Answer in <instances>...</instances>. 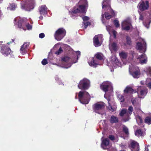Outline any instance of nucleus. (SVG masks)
I'll return each instance as SVG.
<instances>
[{
	"label": "nucleus",
	"instance_id": "obj_1",
	"mask_svg": "<svg viewBox=\"0 0 151 151\" xmlns=\"http://www.w3.org/2000/svg\"><path fill=\"white\" fill-rule=\"evenodd\" d=\"M76 52V56L73 54L71 58L67 56L62 57L60 61V64H57L54 63L52 64L66 69L70 68L73 63L77 62L78 60L80 57V52L77 51Z\"/></svg>",
	"mask_w": 151,
	"mask_h": 151
},
{
	"label": "nucleus",
	"instance_id": "obj_2",
	"mask_svg": "<svg viewBox=\"0 0 151 151\" xmlns=\"http://www.w3.org/2000/svg\"><path fill=\"white\" fill-rule=\"evenodd\" d=\"M79 3H81L82 4L79 5V6L74 7L72 10L69 11V14L71 17L75 19L77 16V13H81L83 14H85L87 8L88 7V2L86 0H82L80 1Z\"/></svg>",
	"mask_w": 151,
	"mask_h": 151
},
{
	"label": "nucleus",
	"instance_id": "obj_3",
	"mask_svg": "<svg viewBox=\"0 0 151 151\" xmlns=\"http://www.w3.org/2000/svg\"><path fill=\"white\" fill-rule=\"evenodd\" d=\"M102 9L103 10H106L108 12H109L110 13L108 12H105L104 14H103V10H102L101 20L102 23L105 24L104 19V15L106 19H109L111 18L112 16H114V13L113 10L111 8L110 6V0H104L102 3Z\"/></svg>",
	"mask_w": 151,
	"mask_h": 151
},
{
	"label": "nucleus",
	"instance_id": "obj_4",
	"mask_svg": "<svg viewBox=\"0 0 151 151\" xmlns=\"http://www.w3.org/2000/svg\"><path fill=\"white\" fill-rule=\"evenodd\" d=\"M21 3V8L26 11H30L32 10L35 6V0H22Z\"/></svg>",
	"mask_w": 151,
	"mask_h": 151
},
{
	"label": "nucleus",
	"instance_id": "obj_5",
	"mask_svg": "<svg viewBox=\"0 0 151 151\" xmlns=\"http://www.w3.org/2000/svg\"><path fill=\"white\" fill-rule=\"evenodd\" d=\"M78 97L79 101L83 104H88L90 99L89 94L85 91H80L78 93Z\"/></svg>",
	"mask_w": 151,
	"mask_h": 151
},
{
	"label": "nucleus",
	"instance_id": "obj_6",
	"mask_svg": "<svg viewBox=\"0 0 151 151\" xmlns=\"http://www.w3.org/2000/svg\"><path fill=\"white\" fill-rule=\"evenodd\" d=\"M146 43L144 39L139 38L137 40L136 48L139 52L145 53L146 50Z\"/></svg>",
	"mask_w": 151,
	"mask_h": 151
},
{
	"label": "nucleus",
	"instance_id": "obj_7",
	"mask_svg": "<svg viewBox=\"0 0 151 151\" xmlns=\"http://www.w3.org/2000/svg\"><path fill=\"white\" fill-rule=\"evenodd\" d=\"M105 107V104L103 102L97 103L93 106L94 111L102 116L105 115V111L104 110Z\"/></svg>",
	"mask_w": 151,
	"mask_h": 151
},
{
	"label": "nucleus",
	"instance_id": "obj_8",
	"mask_svg": "<svg viewBox=\"0 0 151 151\" xmlns=\"http://www.w3.org/2000/svg\"><path fill=\"white\" fill-rule=\"evenodd\" d=\"M107 64L109 66L111 67L112 68H116L121 66V63L115 55L112 56L110 63H108Z\"/></svg>",
	"mask_w": 151,
	"mask_h": 151
},
{
	"label": "nucleus",
	"instance_id": "obj_9",
	"mask_svg": "<svg viewBox=\"0 0 151 151\" xmlns=\"http://www.w3.org/2000/svg\"><path fill=\"white\" fill-rule=\"evenodd\" d=\"M90 81L86 78L81 80L78 85V88L80 89L86 90L90 87Z\"/></svg>",
	"mask_w": 151,
	"mask_h": 151
},
{
	"label": "nucleus",
	"instance_id": "obj_10",
	"mask_svg": "<svg viewBox=\"0 0 151 151\" xmlns=\"http://www.w3.org/2000/svg\"><path fill=\"white\" fill-rule=\"evenodd\" d=\"M66 31L63 28L58 29L55 32V39L58 41L61 40L65 36Z\"/></svg>",
	"mask_w": 151,
	"mask_h": 151
},
{
	"label": "nucleus",
	"instance_id": "obj_11",
	"mask_svg": "<svg viewBox=\"0 0 151 151\" xmlns=\"http://www.w3.org/2000/svg\"><path fill=\"white\" fill-rule=\"evenodd\" d=\"M138 96L139 98L143 99L147 93V89L144 86H138L137 89Z\"/></svg>",
	"mask_w": 151,
	"mask_h": 151
},
{
	"label": "nucleus",
	"instance_id": "obj_12",
	"mask_svg": "<svg viewBox=\"0 0 151 151\" xmlns=\"http://www.w3.org/2000/svg\"><path fill=\"white\" fill-rule=\"evenodd\" d=\"M104 97L107 99L108 101V105L107 106V107L109 111L111 112L116 111V106L115 103L113 101L111 100L109 98H107L106 97L105 94L104 95Z\"/></svg>",
	"mask_w": 151,
	"mask_h": 151
},
{
	"label": "nucleus",
	"instance_id": "obj_13",
	"mask_svg": "<svg viewBox=\"0 0 151 151\" xmlns=\"http://www.w3.org/2000/svg\"><path fill=\"white\" fill-rule=\"evenodd\" d=\"M101 88L104 92H106L109 89L112 90L113 87L111 83L109 81H106L103 82L100 85Z\"/></svg>",
	"mask_w": 151,
	"mask_h": 151
},
{
	"label": "nucleus",
	"instance_id": "obj_14",
	"mask_svg": "<svg viewBox=\"0 0 151 151\" xmlns=\"http://www.w3.org/2000/svg\"><path fill=\"white\" fill-rule=\"evenodd\" d=\"M149 2L147 1H141L138 4L137 7L139 10L142 12L147 10L149 8Z\"/></svg>",
	"mask_w": 151,
	"mask_h": 151
},
{
	"label": "nucleus",
	"instance_id": "obj_15",
	"mask_svg": "<svg viewBox=\"0 0 151 151\" xmlns=\"http://www.w3.org/2000/svg\"><path fill=\"white\" fill-rule=\"evenodd\" d=\"M0 49L1 53L4 56H7L10 53L11 50L10 48L5 44L1 45Z\"/></svg>",
	"mask_w": 151,
	"mask_h": 151
},
{
	"label": "nucleus",
	"instance_id": "obj_16",
	"mask_svg": "<svg viewBox=\"0 0 151 151\" xmlns=\"http://www.w3.org/2000/svg\"><path fill=\"white\" fill-rule=\"evenodd\" d=\"M103 35H96L93 39V43L96 47H98L101 45V42L103 40Z\"/></svg>",
	"mask_w": 151,
	"mask_h": 151
},
{
	"label": "nucleus",
	"instance_id": "obj_17",
	"mask_svg": "<svg viewBox=\"0 0 151 151\" xmlns=\"http://www.w3.org/2000/svg\"><path fill=\"white\" fill-rule=\"evenodd\" d=\"M122 29L128 31L132 27V26L130 21L128 19L123 21L121 24Z\"/></svg>",
	"mask_w": 151,
	"mask_h": 151
},
{
	"label": "nucleus",
	"instance_id": "obj_18",
	"mask_svg": "<svg viewBox=\"0 0 151 151\" xmlns=\"http://www.w3.org/2000/svg\"><path fill=\"white\" fill-rule=\"evenodd\" d=\"M132 151H139V144L135 141L132 140L129 145Z\"/></svg>",
	"mask_w": 151,
	"mask_h": 151
},
{
	"label": "nucleus",
	"instance_id": "obj_19",
	"mask_svg": "<svg viewBox=\"0 0 151 151\" xmlns=\"http://www.w3.org/2000/svg\"><path fill=\"white\" fill-rule=\"evenodd\" d=\"M88 61L89 65L93 67H96L98 65H100L102 63H100L96 59L93 58H91Z\"/></svg>",
	"mask_w": 151,
	"mask_h": 151
},
{
	"label": "nucleus",
	"instance_id": "obj_20",
	"mask_svg": "<svg viewBox=\"0 0 151 151\" xmlns=\"http://www.w3.org/2000/svg\"><path fill=\"white\" fill-rule=\"evenodd\" d=\"M119 115L121 116H125L123 119V121L124 122L128 121L130 119L129 116L127 112V109H122Z\"/></svg>",
	"mask_w": 151,
	"mask_h": 151
},
{
	"label": "nucleus",
	"instance_id": "obj_21",
	"mask_svg": "<svg viewBox=\"0 0 151 151\" xmlns=\"http://www.w3.org/2000/svg\"><path fill=\"white\" fill-rule=\"evenodd\" d=\"M135 68L136 70L135 71L132 72L131 71L132 69L131 66L129 65V72L131 75L134 78H138L139 76V68L137 67H135Z\"/></svg>",
	"mask_w": 151,
	"mask_h": 151
},
{
	"label": "nucleus",
	"instance_id": "obj_22",
	"mask_svg": "<svg viewBox=\"0 0 151 151\" xmlns=\"http://www.w3.org/2000/svg\"><path fill=\"white\" fill-rule=\"evenodd\" d=\"M103 137L101 138L102 143L101 144V147L104 149H107L109 148V140L108 139L106 138L103 140Z\"/></svg>",
	"mask_w": 151,
	"mask_h": 151
},
{
	"label": "nucleus",
	"instance_id": "obj_23",
	"mask_svg": "<svg viewBox=\"0 0 151 151\" xmlns=\"http://www.w3.org/2000/svg\"><path fill=\"white\" fill-rule=\"evenodd\" d=\"M29 43L25 42L23 45L22 46L20 50V52L23 55L25 54L27 52L28 48Z\"/></svg>",
	"mask_w": 151,
	"mask_h": 151
},
{
	"label": "nucleus",
	"instance_id": "obj_24",
	"mask_svg": "<svg viewBox=\"0 0 151 151\" xmlns=\"http://www.w3.org/2000/svg\"><path fill=\"white\" fill-rule=\"evenodd\" d=\"M39 10L41 14L45 15L47 14V8L45 5L41 6L39 7Z\"/></svg>",
	"mask_w": 151,
	"mask_h": 151
},
{
	"label": "nucleus",
	"instance_id": "obj_25",
	"mask_svg": "<svg viewBox=\"0 0 151 151\" xmlns=\"http://www.w3.org/2000/svg\"><path fill=\"white\" fill-rule=\"evenodd\" d=\"M139 62L141 64L146 63L147 62V58L146 55L143 53L138 57Z\"/></svg>",
	"mask_w": 151,
	"mask_h": 151
},
{
	"label": "nucleus",
	"instance_id": "obj_26",
	"mask_svg": "<svg viewBox=\"0 0 151 151\" xmlns=\"http://www.w3.org/2000/svg\"><path fill=\"white\" fill-rule=\"evenodd\" d=\"M17 21H18L17 24L18 27L19 28L23 29L24 30H26V29L22 26V23H23V20L22 19L18 20V19L17 18H15L14 20V24L15 25L17 24L16 22Z\"/></svg>",
	"mask_w": 151,
	"mask_h": 151
},
{
	"label": "nucleus",
	"instance_id": "obj_27",
	"mask_svg": "<svg viewBox=\"0 0 151 151\" xmlns=\"http://www.w3.org/2000/svg\"><path fill=\"white\" fill-rule=\"evenodd\" d=\"M109 49L112 53L113 52H116L118 49L117 44L115 42L112 43H110L109 44Z\"/></svg>",
	"mask_w": 151,
	"mask_h": 151
},
{
	"label": "nucleus",
	"instance_id": "obj_28",
	"mask_svg": "<svg viewBox=\"0 0 151 151\" xmlns=\"http://www.w3.org/2000/svg\"><path fill=\"white\" fill-rule=\"evenodd\" d=\"M136 91L133 89L131 87L127 86L125 89L124 90V92L125 95H126L127 94H130L132 93H135Z\"/></svg>",
	"mask_w": 151,
	"mask_h": 151
},
{
	"label": "nucleus",
	"instance_id": "obj_29",
	"mask_svg": "<svg viewBox=\"0 0 151 151\" xmlns=\"http://www.w3.org/2000/svg\"><path fill=\"white\" fill-rule=\"evenodd\" d=\"M106 27L107 31L108 32L109 34L110 35V37H111V36L113 35L114 38H115L116 37V32L114 30H112L111 28L109 26H106Z\"/></svg>",
	"mask_w": 151,
	"mask_h": 151
},
{
	"label": "nucleus",
	"instance_id": "obj_30",
	"mask_svg": "<svg viewBox=\"0 0 151 151\" xmlns=\"http://www.w3.org/2000/svg\"><path fill=\"white\" fill-rule=\"evenodd\" d=\"M151 22V13L150 14L149 16L143 22V24L147 28H149L150 24Z\"/></svg>",
	"mask_w": 151,
	"mask_h": 151
},
{
	"label": "nucleus",
	"instance_id": "obj_31",
	"mask_svg": "<svg viewBox=\"0 0 151 151\" xmlns=\"http://www.w3.org/2000/svg\"><path fill=\"white\" fill-rule=\"evenodd\" d=\"M135 135L138 137H143L145 135V133H143L140 129H138L135 132Z\"/></svg>",
	"mask_w": 151,
	"mask_h": 151
},
{
	"label": "nucleus",
	"instance_id": "obj_32",
	"mask_svg": "<svg viewBox=\"0 0 151 151\" xmlns=\"http://www.w3.org/2000/svg\"><path fill=\"white\" fill-rule=\"evenodd\" d=\"M109 121L111 124L116 123L119 121L118 119L116 116L112 115L111 116Z\"/></svg>",
	"mask_w": 151,
	"mask_h": 151
},
{
	"label": "nucleus",
	"instance_id": "obj_33",
	"mask_svg": "<svg viewBox=\"0 0 151 151\" xmlns=\"http://www.w3.org/2000/svg\"><path fill=\"white\" fill-rule=\"evenodd\" d=\"M119 55L120 57L122 59H126L127 56V53L124 52L122 51L119 53Z\"/></svg>",
	"mask_w": 151,
	"mask_h": 151
},
{
	"label": "nucleus",
	"instance_id": "obj_34",
	"mask_svg": "<svg viewBox=\"0 0 151 151\" xmlns=\"http://www.w3.org/2000/svg\"><path fill=\"white\" fill-rule=\"evenodd\" d=\"M144 71L146 72L147 76L151 77V68L147 67L144 68Z\"/></svg>",
	"mask_w": 151,
	"mask_h": 151
},
{
	"label": "nucleus",
	"instance_id": "obj_35",
	"mask_svg": "<svg viewBox=\"0 0 151 151\" xmlns=\"http://www.w3.org/2000/svg\"><path fill=\"white\" fill-rule=\"evenodd\" d=\"M145 84L150 89H151V78H147L145 81Z\"/></svg>",
	"mask_w": 151,
	"mask_h": 151
},
{
	"label": "nucleus",
	"instance_id": "obj_36",
	"mask_svg": "<svg viewBox=\"0 0 151 151\" xmlns=\"http://www.w3.org/2000/svg\"><path fill=\"white\" fill-rule=\"evenodd\" d=\"M17 5L15 4L12 3L10 4L7 8L8 9L10 10H14L16 8Z\"/></svg>",
	"mask_w": 151,
	"mask_h": 151
},
{
	"label": "nucleus",
	"instance_id": "obj_37",
	"mask_svg": "<svg viewBox=\"0 0 151 151\" xmlns=\"http://www.w3.org/2000/svg\"><path fill=\"white\" fill-rule=\"evenodd\" d=\"M95 56L96 58V59L98 60V61L99 60H102L103 59V55L101 53H97L95 55Z\"/></svg>",
	"mask_w": 151,
	"mask_h": 151
},
{
	"label": "nucleus",
	"instance_id": "obj_38",
	"mask_svg": "<svg viewBox=\"0 0 151 151\" xmlns=\"http://www.w3.org/2000/svg\"><path fill=\"white\" fill-rule=\"evenodd\" d=\"M145 122L148 125L151 124V116L146 117L145 120Z\"/></svg>",
	"mask_w": 151,
	"mask_h": 151
},
{
	"label": "nucleus",
	"instance_id": "obj_39",
	"mask_svg": "<svg viewBox=\"0 0 151 151\" xmlns=\"http://www.w3.org/2000/svg\"><path fill=\"white\" fill-rule=\"evenodd\" d=\"M123 130L125 134L127 135L129 134L128 129L126 126L124 125L123 127Z\"/></svg>",
	"mask_w": 151,
	"mask_h": 151
},
{
	"label": "nucleus",
	"instance_id": "obj_40",
	"mask_svg": "<svg viewBox=\"0 0 151 151\" xmlns=\"http://www.w3.org/2000/svg\"><path fill=\"white\" fill-rule=\"evenodd\" d=\"M83 24L82 25V26H84V28L85 29H86L88 25H91V23L89 22H83Z\"/></svg>",
	"mask_w": 151,
	"mask_h": 151
},
{
	"label": "nucleus",
	"instance_id": "obj_41",
	"mask_svg": "<svg viewBox=\"0 0 151 151\" xmlns=\"http://www.w3.org/2000/svg\"><path fill=\"white\" fill-rule=\"evenodd\" d=\"M63 51L62 48L60 47L59 49L55 52V54L57 55H58L61 54Z\"/></svg>",
	"mask_w": 151,
	"mask_h": 151
},
{
	"label": "nucleus",
	"instance_id": "obj_42",
	"mask_svg": "<svg viewBox=\"0 0 151 151\" xmlns=\"http://www.w3.org/2000/svg\"><path fill=\"white\" fill-rule=\"evenodd\" d=\"M55 78L56 81L57 82L59 85L62 84L63 86L64 85L61 82L60 79L58 76H56L55 77Z\"/></svg>",
	"mask_w": 151,
	"mask_h": 151
},
{
	"label": "nucleus",
	"instance_id": "obj_43",
	"mask_svg": "<svg viewBox=\"0 0 151 151\" xmlns=\"http://www.w3.org/2000/svg\"><path fill=\"white\" fill-rule=\"evenodd\" d=\"M133 108L132 106H129L128 108V111H127L128 114L129 116L132 113V112L133 111Z\"/></svg>",
	"mask_w": 151,
	"mask_h": 151
},
{
	"label": "nucleus",
	"instance_id": "obj_44",
	"mask_svg": "<svg viewBox=\"0 0 151 151\" xmlns=\"http://www.w3.org/2000/svg\"><path fill=\"white\" fill-rule=\"evenodd\" d=\"M118 98L121 102H123L124 100V96L121 95H118Z\"/></svg>",
	"mask_w": 151,
	"mask_h": 151
},
{
	"label": "nucleus",
	"instance_id": "obj_45",
	"mask_svg": "<svg viewBox=\"0 0 151 151\" xmlns=\"http://www.w3.org/2000/svg\"><path fill=\"white\" fill-rule=\"evenodd\" d=\"M79 16L82 17V18L83 20V22H87V21L89 20V18L88 17L85 16L84 17H81L80 15H79Z\"/></svg>",
	"mask_w": 151,
	"mask_h": 151
},
{
	"label": "nucleus",
	"instance_id": "obj_46",
	"mask_svg": "<svg viewBox=\"0 0 151 151\" xmlns=\"http://www.w3.org/2000/svg\"><path fill=\"white\" fill-rule=\"evenodd\" d=\"M126 42L127 44L130 45L131 44V41L130 38L128 36H127L126 38Z\"/></svg>",
	"mask_w": 151,
	"mask_h": 151
},
{
	"label": "nucleus",
	"instance_id": "obj_47",
	"mask_svg": "<svg viewBox=\"0 0 151 151\" xmlns=\"http://www.w3.org/2000/svg\"><path fill=\"white\" fill-rule=\"evenodd\" d=\"M41 63L43 65H45L48 63L47 59H43Z\"/></svg>",
	"mask_w": 151,
	"mask_h": 151
},
{
	"label": "nucleus",
	"instance_id": "obj_48",
	"mask_svg": "<svg viewBox=\"0 0 151 151\" xmlns=\"http://www.w3.org/2000/svg\"><path fill=\"white\" fill-rule=\"evenodd\" d=\"M26 26L28 30H30L32 29V26L30 25L28 23L26 24Z\"/></svg>",
	"mask_w": 151,
	"mask_h": 151
},
{
	"label": "nucleus",
	"instance_id": "obj_49",
	"mask_svg": "<svg viewBox=\"0 0 151 151\" xmlns=\"http://www.w3.org/2000/svg\"><path fill=\"white\" fill-rule=\"evenodd\" d=\"M114 23L116 27H119V22L117 20H115L114 21Z\"/></svg>",
	"mask_w": 151,
	"mask_h": 151
},
{
	"label": "nucleus",
	"instance_id": "obj_50",
	"mask_svg": "<svg viewBox=\"0 0 151 151\" xmlns=\"http://www.w3.org/2000/svg\"><path fill=\"white\" fill-rule=\"evenodd\" d=\"M138 12L140 15L139 19L140 20H143V16L142 15V12H140L139 11H138Z\"/></svg>",
	"mask_w": 151,
	"mask_h": 151
},
{
	"label": "nucleus",
	"instance_id": "obj_51",
	"mask_svg": "<svg viewBox=\"0 0 151 151\" xmlns=\"http://www.w3.org/2000/svg\"><path fill=\"white\" fill-rule=\"evenodd\" d=\"M39 37L40 38L42 39L45 37V35L43 33H41L39 34Z\"/></svg>",
	"mask_w": 151,
	"mask_h": 151
},
{
	"label": "nucleus",
	"instance_id": "obj_52",
	"mask_svg": "<svg viewBox=\"0 0 151 151\" xmlns=\"http://www.w3.org/2000/svg\"><path fill=\"white\" fill-rule=\"evenodd\" d=\"M109 138L111 140H114V136L112 135H110L109 136Z\"/></svg>",
	"mask_w": 151,
	"mask_h": 151
},
{
	"label": "nucleus",
	"instance_id": "obj_53",
	"mask_svg": "<svg viewBox=\"0 0 151 151\" xmlns=\"http://www.w3.org/2000/svg\"><path fill=\"white\" fill-rule=\"evenodd\" d=\"M145 83V81H141L140 82V83L142 85L144 84Z\"/></svg>",
	"mask_w": 151,
	"mask_h": 151
},
{
	"label": "nucleus",
	"instance_id": "obj_54",
	"mask_svg": "<svg viewBox=\"0 0 151 151\" xmlns=\"http://www.w3.org/2000/svg\"><path fill=\"white\" fill-rule=\"evenodd\" d=\"M14 40H12V42H8L7 43V44L8 45H9L10 43H11L12 42H14Z\"/></svg>",
	"mask_w": 151,
	"mask_h": 151
},
{
	"label": "nucleus",
	"instance_id": "obj_55",
	"mask_svg": "<svg viewBox=\"0 0 151 151\" xmlns=\"http://www.w3.org/2000/svg\"><path fill=\"white\" fill-rule=\"evenodd\" d=\"M39 18H40V19H43V17H42V16H40L39 17Z\"/></svg>",
	"mask_w": 151,
	"mask_h": 151
},
{
	"label": "nucleus",
	"instance_id": "obj_56",
	"mask_svg": "<svg viewBox=\"0 0 151 151\" xmlns=\"http://www.w3.org/2000/svg\"><path fill=\"white\" fill-rule=\"evenodd\" d=\"M145 151H148V149H147V148L145 147Z\"/></svg>",
	"mask_w": 151,
	"mask_h": 151
},
{
	"label": "nucleus",
	"instance_id": "obj_57",
	"mask_svg": "<svg viewBox=\"0 0 151 151\" xmlns=\"http://www.w3.org/2000/svg\"><path fill=\"white\" fill-rule=\"evenodd\" d=\"M3 43V41H0V45H1Z\"/></svg>",
	"mask_w": 151,
	"mask_h": 151
},
{
	"label": "nucleus",
	"instance_id": "obj_58",
	"mask_svg": "<svg viewBox=\"0 0 151 151\" xmlns=\"http://www.w3.org/2000/svg\"><path fill=\"white\" fill-rule=\"evenodd\" d=\"M139 119L140 121H142V119H141L140 117L139 116Z\"/></svg>",
	"mask_w": 151,
	"mask_h": 151
},
{
	"label": "nucleus",
	"instance_id": "obj_59",
	"mask_svg": "<svg viewBox=\"0 0 151 151\" xmlns=\"http://www.w3.org/2000/svg\"><path fill=\"white\" fill-rule=\"evenodd\" d=\"M133 99H132V103L133 104H134V102L133 101Z\"/></svg>",
	"mask_w": 151,
	"mask_h": 151
},
{
	"label": "nucleus",
	"instance_id": "obj_60",
	"mask_svg": "<svg viewBox=\"0 0 151 151\" xmlns=\"http://www.w3.org/2000/svg\"><path fill=\"white\" fill-rule=\"evenodd\" d=\"M3 1V0H0V3H1Z\"/></svg>",
	"mask_w": 151,
	"mask_h": 151
},
{
	"label": "nucleus",
	"instance_id": "obj_61",
	"mask_svg": "<svg viewBox=\"0 0 151 151\" xmlns=\"http://www.w3.org/2000/svg\"><path fill=\"white\" fill-rule=\"evenodd\" d=\"M138 110H139V111H140L141 110V109H140V108H138Z\"/></svg>",
	"mask_w": 151,
	"mask_h": 151
},
{
	"label": "nucleus",
	"instance_id": "obj_62",
	"mask_svg": "<svg viewBox=\"0 0 151 151\" xmlns=\"http://www.w3.org/2000/svg\"><path fill=\"white\" fill-rule=\"evenodd\" d=\"M137 108H135V110H137Z\"/></svg>",
	"mask_w": 151,
	"mask_h": 151
},
{
	"label": "nucleus",
	"instance_id": "obj_63",
	"mask_svg": "<svg viewBox=\"0 0 151 151\" xmlns=\"http://www.w3.org/2000/svg\"><path fill=\"white\" fill-rule=\"evenodd\" d=\"M118 141V139H116V142H117Z\"/></svg>",
	"mask_w": 151,
	"mask_h": 151
},
{
	"label": "nucleus",
	"instance_id": "obj_64",
	"mask_svg": "<svg viewBox=\"0 0 151 151\" xmlns=\"http://www.w3.org/2000/svg\"><path fill=\"white\" fill-rule=\"evenodd\" d=\"M75 99H77V98L76 96V97H75Z\"/></svg>",
	"mask_w": 151,
	"mask_h": 151
}]
</instances>
